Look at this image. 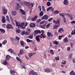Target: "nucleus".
I'll list each match as a JSON object with an SVG mask.
<instances>
[{"label": "nucleus", "mask_w": 75, "mask_h": 75, "mask_svg": "<svg viewBox=\"0 0 75 75\" xmlns=\"http://www.w3.org/2000/svg\"><path fill=\"white\" fill-rule=\"evenodd\" d=\"M24 4L27 6L29 8H31L33 7V4L30 2H24Z\"/></svg>", "instance_id": "nucleus-1"}, {"label": "nucleus", "mask_w": 75, "mask_h": 75, "mask_svg": "<svg viewBox=\"0 0 75 75\" xmlns=\"http://www.w3.org/2000/svg\"><path fill=\"white\" fill-rule=\"evenodd\" d=\"M14 21L16 23V27H17L18 28L20 27H22L24 25V23H21L20 22L18 23L16 20H15Z\"/></svg>", "instance_id": "nucleus-2"}, {"label": "nucleus", "mask_w": 75, "mask_h": 75, "mask_svg": "<svg viewBox=\"0 0 75 75\" xmlns=\"http://www.w3.org/2000/svg\"><path fill=\"white\" fill-rule=\"evenodd\" d=\"M29 75H38V74L36 72L31 71L29 72Z\"/></svg>", "instance_id": "nucleus-3"}, {"label": "nucleus", "mask_w": 75, "mask_h": 75, "mask_svg": "<svg viewBox=\"0 0 75 75\" xmlns=\"http://www.w3.org/2000/svg\"><path fill=\"white\" fill-rule=\"evenodd\" d=\"M6 28L8 29H11L13 28V27L11 25L7 24L6 26Z\"/></svg>", "instance_id": "nucleus-4"}, {"label": "nucleus", "mask_w": 75, "mask_h": 75, "mask_svg": "<svg viewBox=\"0 0 75 75\" xmlns=\"http://www.w3.org/2000/svg\"><path fill=\"white\" fill-rule=\"evenodd\" d=\"M48 18V15H45L41 18L42 20H47Z\"/></svg>", "instance_id": "nucleus-5"}, {"label": "nucleus", "mask_w": 75, "mask_h": 75, "mask_svg": "<svg viewBox=\"0 0 75 75\" xmlns=\"http://www.w3.org/2000/svg\"><path fill=\"white\" fill-rule=\"evenodd\" d=\"M54 23L56 24H59V22H60V20H57V21L54 20L53 21Z\"/></svg>", "instance_id": "nucleus-6"}, {"label": "nucleus", "mask_w": 75, "mask_h": 75, "mask_svg": "<svg viewBox=\"0 0 75 75\" xmlns=\"http://www.w3.org/2000/svg\"><path fill=\"white\" fill-rule=\"evenodd\" d=\"M37 18H38V16H35L34 18H32V21H35L37 20Z\"/></svg>", "instance_id": "nucleus-7"}, {"label": "nucleus", "mask_w": 75, "mask_h": 75, "mask_svg": "<svg viewBox=\"0 0 75 75\" xmlns=\"http://www.w3.org/2000/svg\"><path fill=\"white\" fill-rule=\"evenodd\" d=\"M59 26V24H55L54 26H53V29H57V27Z\"/></svg>", "instance_id": "nucleus-8"}, {"label": "nucleus", "mask_w": 75, "mask_h": 75, "mask_svg": "<svg viewBox=\"0 0 75 75\" xmlns=\"http://www.w3.org/2000/svg\"><path fill=\"white\" fill-rule=\"evenodd\" d=\"M50 10V11H53V10H54V8L52 7H50L48 8L47 9V11H49V10Z\"/></svg>", "instance_id": "nucleus-9"}, {"label": "nucleus", "mask_w": 75, "mask_h": 75, "mask_svg": "<svg viewBox=\"0 0 75 75\" xmlns=\"http://www.w3.org/2000/svg\"><path fill=\"white\" fill-rule=\"evenodd\" d=\"M47 34L48 37H52L53 36V35H52V33H51L50 32H48L47 33Z\"/></svg>", "instance_id": "nucleus-10"}, {"label": "nucleus", "mask_w": 75, "mask_h": 75, "mask_svg": "<svg viewBox=\"0 0 75 75\" xmlns=\"http://www.w3.org/2000/svg\"><path fill=\"white\" fill-rule=\"evenodd\" d=\"M3 64L4 65H9V63L6 62L5 60H4L3 62Z\"/></svg>", "instance_id": "nucleus-11"}, {"label": "nucleus", "mask_w": 75, "mask_h": 75, "mask_svg": "<svg viewBox=\"0 0 75 75\" xmlns=\"http://www.w3.org/2000/svg\"><path fill=\"white\" fill-rule=\"evenodd\" d=\"M20 11L23 15H25V12L24 11V10H23V9H20Z\"/></svg>", "instance_id": "nucleus-12"}, {"label": "nucleus", "mask_w": 75, "mask_h": 75, "mask_svg": "<svg viewBox=\"0 0 75 75\" xmlns=\"http://www.w3.org/2000/svg\"><path fill=\"white\" fill-rule=\"evenodd\" d=\"M35 34H41V32L40 30H35Z\"/></svg>", "instance_id": "nucleus-13"}, {"label": "nucleus", "mask_w": 75, "mask_h": 75, "mask_svg": "<svg viewBox=\"0 0 75 75\" xmlns=\"http://www.w3.org/2000/svg\"><path fill=\"white\" fill-rule=\"evenodd\" d=\"M2 11H3L4 14H7V11L6 9H3Z\"/></svg>", "instance_id": "nucleus-14"}, {"label": "nucleus", "mask_w": 75, "mask_h": 75, "mask_svg": "<svg viewBox=\"0 0 75 75\" xmlns=\"http://www.w3.org/2000/svg\"><path fill=\"white\" fill-rule=\"evenodd\" d=\"M2 21L3 23H6V19H5V17L4 16L2 17Z\"/></svg>", "instance_id": "nucleus-15"}, {"label": "nucleus", "mask_w": 75, "mask_h": 75, "mask_svg": "<svg viewBox=\"0 0 75 75\" xmlns=\"http://www.w3.org/2000/svg\"><path fill=\"white\" fill-rule=\"evenodd\" d=\"M10 56L9 55H7L6 56V60L7 61H8L9 60V59L10 58Z\"/></svg>", "instance_id": "nucleus-16"}, {"label": "nucleus", "mask_w": 75, "mask_h": 75, "mask_svg": "<svg viewBox=\"0 0 75 75\" xmlns=\"http://www.w3.org/2000/svg\"><path fill=\"white\" fill-rule=\"evenodd\" d=\"M63 41L64 42L66 43V42H68V40L67 37H66L64 39Z\"/></svg>", "instance_id": "nucleus-17"}, {"label": "nucleus", "mask_w": 75, "mask_h": 75, "mask_svg": "<svg viewBox=\"0 0 75 75\" xmlns=\"http://www.w3.org/2000/svg\"><path fill=\"white\" fill-rule=\"evenodd\" d=\"M67 14L68 15V17H70V19L71 20H72V19H73V17H72V14Z\"/></svg>", "instance_id": "nucleus-18"}, {"label": "nucleus", "mask_w": 75, "mask_h": 75, "mask_svg": "<svg viewBox=\"0 0 75 75\" xmlns=\"http://www.w3.org/2000/svg\"><path fill=\"white\" fill-rule=\"evenodd\" d=\"M50 69L49 68H47L45 69V71L46 72H50Z\"/></svg>", "instance_id": "nucleus-19"}, {"label": "nucleus", "mask_w": 75, "mask_h": 75, "mask_svg": "<svg viewBox=\"0 0 75 75\" xmlns=\"http://www.w3.org/2000/svg\"><path fill=\"white\" fill-rule=\"evenodd\" d=\"M64 3L65 5H67L68 4V1L67 0H64Z\"/></svg>", "instance_id": "nucleus-20"}, {"label": "nucleus", "mask_w": 75, "mask_h": 75, "mask_svg": "<svg viewBox=\"0 0 75 75\" xmlns=\"http://www.w3.org/2000/svg\"><path fill=\"white\" fill-rule=\"evenodd\" d=\"M19 54L20 55H23L24 54V51L23 50H20Z\"/></svg>", "instance_id": "nucleus-21"}, {"label": "nucleus", "mask_w": 75, "mask_h": 75, "mask_svg": "<svg viewBox=\"0 0 75 75\" xmlns=\"http://www.w3.org/2000/svg\"><path fill=\"white\" fill-rule=\"evenodd\" d=\"M34 54H35V53H29L28 54V56L29 57H32L33 55H34Z\"/></svg>", "instance_id": "nucleus-22"}, {"label": "nucleus", "mask_w": 75, "mask_h": 75, "mask_svg": "<svg viewBox=\"0 0 75 75\" xmlns=\"http://www.w3.org/2000/svg\"><path fill=\"white\" fill-rule=\"evenodd\" d=\"M35 24L31 23L30 24L29 26L30 27H35Z\"/></svg>", "instance_id": "nucleus-23"}, {"label": "nucleus", "mask_w": 75, "mask_h": 75, "mask_svg": "<svg viewBox=\"0 0 75 75\" xmlns=\"http://www.w3.org/2000/svg\"><path fill=\"white\" fill-rule=\"evenodd\" d=\"M10 73L11 74H13H13H15V73H16V71L11 70H10Z\"/></svg>", "instance_id": "nucleus-24"}, {"label": "nucleus", "mask_w": 75, "mask_h": 75, "mask_svg": "<svg viewBox=\"0 0 75 75\" xmlns=\"http://www.w3.org/2000/svg\"><path fill=\"white\" fill-rule=\"evenodd\" d=\"M6 20L7 21H8V23H10V18H9V17L8 16H6Z\"/></svg>", "instance_id": "nucleus-25"}, {"label": "nucleus", "mask_w": 75, "mask_h": 75, "mask_svg": "<svg viewBox=\"0 0 75 75\" xmlns=\"http://www.w3.org/2000/svg\"><path fill=\"white\" fill-rule=\"evenodd\" d=\"M36 40H37L38 42H40V38H38V37H37V36H36Z\"/></svg>", "instance_id": "nucleus-26"}, {"label": "nucleus", "mask_w": 75, "mask_h": 75, "mask_svg": "<svg viewBox=\"0 0 75 75\" xmlns=\"http://www.w3.org/2000/svg\"><path fill=\"white\" fill-rule=\"evenodd\" d=\"M20 44L23 47H24V42L23 41H21L20 42Z\"/></svg>", "instance_id": "nucleus-27"}, {"label": "nucleus", "mask_w": 75, "mask_h": 75, "mask_svg": "<svg viewBox=\"0 0 75 75\" xmlns=\"http://www.w3.org/2000/svg\"><path fill=\"white\" fill-rule=\"evenodd\" d=\"M0 31L1 33H5V30L1 28H0Z\"/></svg>", "instance_id": "nucleus-28"}, {"label": "nucleus", "mask_w": 75, "mask_h": 75, "mask_svg": "<svg viewBox=\"0 0 75 75\" xmlns=\"http://www.w3.org/2000/svg\"><path fill=\"white\" fill-rule=\"evenodd\" d=\"M59 15L60 16H61V17H65V15L63 13H59Z\"/></svg>", "instance_id": "nucleus-29"}, {"label": "nucleus", "mask_w": 75, "mask_h": 75, "mask_svg": "<svg viewBox=\"0 0 75 75\" xmlns=\"http://www.w3.org/2000/svg\"><path fill=\"white\" fill-rule=\"evenodd\" d=\"M16 58L17 60L18 61L20 62V63H21V61H22V60H21V59H20V58H18V57H16Z\"/></svg>", "instance_id": "nucleus-30"}, {"label": "nucleus", "mask_w": 75, "mask_h": 75, "mask_svg": "<svg viewBox=\"0 0 75 75\" xmlns=\"http://www.w3.org/2000/svg\"><path fill=\"white\" fill-rule=\"evenodd\" d=\"M44 15V13H43V12L41 11L40 13H39V16L40 17H41L43 16Z\"/></svg>", "instance_id": "nucleus-31"}, {"label": "nucleus", "mask_w": 75, "mask_h": 75, "mask_svg": "<svg viewBox=\"0 0 75 75\" xmlns=\"http://www.w3.org/2000/svg\"><path fill=\"white\" fill-rule=\"evenodd\" d=\"M7 40H5L3 42H2V44H3V45H5L6 44H7Z\"/></svg>", "instance_id": "nucleus-32"}, {"label": "nucleus", "mask_w": 75, "mask_h": 75, "mask_svg": "<svg viewBox=\"0 0 75 75\" xmlns=\"http://www.w3.org/2000/svg\"><path fill=\"white\" fill-rule=\"evenodd\" d=\"M28 32L23 31L21 33V35H24V34H27Z\"/></svg>", "instance_id": "nucleus-33"}, {"label": "nucleus", "mask_w": 75, "mask_h": 75, "mask_svg": "<svg viewBox=\"0 0 75 75\" xmlns=\"http://www.w3.org/2000/svg\"><path fill=\"white\" fill-rule=\"evenodd\" d=\"M70 75H75V72L74 71H71L70 73Z\"/></svg>", "instance_id": "nucleus-34"}, {"label": "nucleus", "mask_w": 75, "mask_h": 75, "mask_svg": "<svg viewBox=\"0 0 75 75\" xmlns=\"http://www.w3.org/2000/svg\"><path fill=\"white\" fill-rule=\"evenodd\" d=\"M16 31L17 33H20V30L19 29H16Z\"/></svg>", "instance_id": "nucleus-35"}, {"label": "nucleus", "mask_w": 75, "mask_h": 75, "mask_svg": "<svg viewBox=\"0 0 75 75\" xmlns=\"http://www.w3.org/2000/svg\"><path fill=\"white\" fill-rule=\"evenodd\" d=\"M12 14L13 16H15V15H16V11H13L12 12Z\"/></svg>", "instance_id": "nucleus-36"}, {"label": "nucleus", "mask_w": 75, "mask_h": 75, "mask_svg": "<svg viewBox=\"0 0 75 75\" xmlns=\"http://www.w3.org/2000/svg\"><path fill=\"white\" fill-rule=\"evenodd\" d=\"M46 5L47 6H51V3L49 1L47 2Z\"/></svg>", "instance_id": "nucleus-37"}, {"label": "nucleus", "mask_w": 75, "mask_h": 75, "mask_svg": "<svg viewBox=\"0 0 75 75\" xmlns=\"http://www.w3.org/2000/svg\"><path fill=\"white\" fill-rule=\"evenodd\" d=\"M50 25H51V23H48V24L46 25V28H49V27H50Z\"/></svg>", "instance_id": "nucleus-38"}, {"label": "nucleus", "mask_w": 75, "mask_h": 75, "mask_svg": "<svg viewBox=\"0 0 75 75\" xmlns=\"http://www.w3.org/2000/svg\"><path fill=\"white\" fill-rule=\"evenodd\" d=\"M50 52L52 55H54V51L52 50H50Z\"/></svg>", "instance_id": "nucleus-39"}, {"label": "nucleus", "mask_w": 75, "mask_h": 75, "mask_svg": "<svg viewBox=\"0 0 75 75\" xmlns=\"http://www.w3.org/2000/svg\"><path fill=\"white\" fill-rule=\"evenodd\" d=\"M75 34V30L72 31V33H71V35H74Z\"/></svg>", "instance_id": "nucleus-40"}, {"label": "nucleus", "mask_w": 75, "mask_h": 75, "mask_svg": "<svg viewBox=\"0 0 75 75\" xmlns=\"http://www.w3.org/2000/svg\"><path fill=\"white\" fill-rule=\"evenodd\" d=\"M27 25H28V23H27L25 22V27H22L21 28H23V29H25V27H26V26H27Z\"/></svg>", "instance_id": "nucleus-41"}, {"label": "nucleus", "mask_w": 75, "mask_h": 75, "mask_svg": "<svg viewBox=\"0 0 75 75\" xmlns=\"http://www.w3.org/2000/svg\"><path fill=\"white\" fill-rule=\"evenodd\" d=\"M26 41H27L28 42H32V40H30L28 39H26Z\"/></svg>", "instance_id": "nucleus-42"}, {"label": "nucleus", "mask_w": 75, "mask_h": 75, "mask_svg": "<svg viewBox=\"0 0 75 75\" xmlns=\"http://www.w3.org/2000/svg\"><path fill=\"white\" fill-rule=\"evenodd\" d=\"M45 27H46V25H43L41 26V27L42 28H45Z\"/></svg>", "instance_id": "nucleus-43"}, {"label": "nucleus", "mask_w": 75, "mask_h": 75, "mask_svg": "<svg viewBox=\"0 0 75 75\" xmlns=\"http://www.w3.org/2000/svg\"><path fill=\"white\" fill-rule=\"evenodd\" d=\"M63 36H64L63 35H62L61 36H59V40H61V38H62V37H63Z\"/></svg>", "instance_id": "nucleus-44"}, {"label": "nucleus", "mask_w": 75, "mask_h": 75, "mask_svg": "<svg viewBox=\"0 0 75 75\" xmlns=\"http://www.w3.org/2000/svg\"><path fill=\"white\" fill-rule=\"evenodd\" d=\"M53 44H56V45H58V42H57V41H54Z\"/></svg>", "instance_id": "nucleus-45"}, {"label": "nucleus", "mask_w": 75, "mask_h": 75, "mask_svg": "<svg viewBox=\"0 0 75 75\" xmlns=\"http://www.w3.org/2000/svg\"><path fill=\"white\" fill-rule=\"evenodd\" d=\"M8 51L9 52H10L11 53H12V52H13V50H11V49H10L8 50Z\"/></svg>", "instance_id": "nucleus-46"}, {"label": "nucleus", "mask_w": 75, "mask_h": 75, "mask_svg": "<svg viewBox=\"0 0 75 75\" xmlns=\"http://www.w3.org/2000/svg\"><path fill=\"white\" fill-rule=\"evenodd\" d=\"M59 13V11H55L54 12V14H58Z\"/></svg>", "instance_id": "nucleus-47"}, {"label": "nucleus", "mask_w": 75, "mask_h": 75, "mask_svg": "<svg viewBox=\"0 0 75 75\" xmlns=\"http://www.w3.org/2000/svg\"><path fill=\"white\" fill-rule=\"evenodd\" d=\"M45 21L44 20V21L40 22V24H44V23H45Z\"/></svg>", "instance_id": "nucleus-48"}, {"label": "nucleus", "mask_w": 75, "mask_h": 75, "mask_svg": "<svg viewBox=\"0 0 75 75\" xmlns=\"http://www.w3.org/2000/svg\"><path fill=\"white\" fill-rule=\"evenodd\" d=\"M72 57V54L71 53L70 54L69 56V58H71Z\"/></svg>", "instance_id": "nucleus-49"}, {"label": "nucleus", "mask_w": 75, "mask_h": 75, "mask_svg": "<svg viewBox=\"0 0 75 75\" xmlns=\"http://www.w3.org/2000/svg\"><path fill=\"white\" fill-rule=\"evenodd\" d=\"M55 59L56 60H59V57L58 56H57L55 57Z\"/></svg>", "instance_id": "nucleus-50"}, {"label": "nucleus", "mask_w": 75, "mask_h": 75, "mask_svg": "<svg viewBox=\"0 0 75 75\" xmlns=\"http://www.w3.org/2000/svg\"><path fill=\"white\" fill-rule=\"evenodd\" d=\"M41 35L42 36V38L43 37L44 38H45V34H41Z\"/></svg>", "instance_id": "nucleus-51"}, {"label": "nucleus", "mask_w": 75, "mask_h": 75, "mask_svg": "<svg viewBox=\"0 0 75 75\" xmlns=\"http://www.w3.org/2000/svg\"><path fill=\"white\" fill-rule=\"evenodd\" d=\"M33 35H30V36H29V38H30V39H32L33 38Z\"/></svg>", "instance_id": "nucleus-52"}, {"label": "nucleus", "mask_w": 75, "mask_h": 75, "mask_svg": "<svg viewBox=\"0 0 75 75\" xmlns=\"http://www.w3.org/2000/svg\"><path fill=\"white\" fill-rule=\"evenodd\" d=\"M41 21V19H38L37 21H36V22L37 23H39V22H40V21Z\"/></svg>", "instance_id": "nucleus-53"}, {"label": "nucleus", "mask_w": 75, "mask_h": 75, "mask_svg": "<svg viewBox=\"0 0 75 75\" xmlns=\"http://www.w3.org/2000/svg\"><path fill=\"white\" fill-rule=\"evenodd\" d=\"M52 20H53V18H50L48 20V21H52Z\"/></svg>", "instance_id": "nucleus-54"}, {"label": "nucleus", "mask_w": 75, "mask_h": 75, "mask_svg": "<svg viewBox=\"0 0 75 75\" xmlns=\"http://www.w3.org/2000/svg\"><path fill=\"white\" fill-rule=\"evenodd\" d=\"M37 37H38V38H42V37L41 36V35H38Z\"/></svg>", "instance_id": "nucleus-55"}, {"label": "nucleus", "mask_w": 75, "mask_h": 75, "mask_svg": "<svg viewBox=\"0 0 75 75\" xmlns=\"http://www.w3.org/2000/svg\"><path fill=\"white\" fill-rule=\"evenodd\" d=\"M63 20H64V23H66V18H65L63 17Z\"/></svg>", "instance_id": "nucleus-56"}, {"label": "nucleus", "mask_w": 75, "mask_h": 75, "mask_svg": "<svg viewBox=\"0 0 75 75\" xmlns=\"http://www.w3.org/2000/svg\"><path fill=\"white\" fill-rule=\"evenodd\" d=\"M42 10L43 11H45V8H44V6H42Z\"/></svg>", "instance_id": "nucleus-57"}, {"label": "nucleus", "mask_w": 75, "mask_h": 75, "mask_svg": "<svg viewBox=\"0 0 75 75\" xmlns=\"http://www.w3.org/2000/svg\"><path fill=\"white\" fill-rule=\"evenodd\" d=\"M25 67V64L24 63L23 65V68H24V69H25L26 68Z\"/></svg>", "instance_id": "nucleus-58"}, {"label": "nucleus", "mask_w": 75, "mask_h": 75, "mask_svg": "<svg viewBox=\"0 0 75 75\" xmlns=\"http://www.w3.org/2000/svg\"><path fill=\"white\" fill-rule=\"evenodd\" d=\"M16 38L17 40H20V38H19V37L17 36H16Z\"/></svg>", "instance_id": "nucleus-59"}, {"label": "nucleus", "mask_w": 75, "mask_h": 75, "mask_svg": "<svg viewBox=\"0 0 75 75\" xmlns=\"http://www.w3.org/2000/svg\"><path fill=\"white\" fill-rule=\"evenodd\" d=\"M10 18H11V20L12 21H13V18H12V16H11L10 15Z\"/></svg>", "instance_id": "nucleus-60"}, {"label": "nucleus", "mask_w": 75, "mask_h": 75, "mask_svg": "<svg viewBox=\"0 0 75 75\" xmlns=\"http://www.w3.org/2000/svg\"><path fill=\"white\" fill-rule=\"evenodd\" d=\"M70 45L71 46V47H72V46H74V44L70 42Z\"/></svg>", "instance_id": "nucleus-61"}, {"label": "nucleus", "mask_w": 75, "mask_h": 75, "mask_svg": "<svg viewBox=\"0 0 75 75\" xmlns=\"http://www.w3.org/2000/svg\"><path fill=\"white\" fill-rule=\"evenodd\" d=\"M59 30H60L62 31V32H63V31H64V30H63V28H60L59 29Z\"/></svg>", "instance_id": "nucleus-62"}, {"label": "nucleus", "mask_w": 75, "mask_h": 75, "mask_svg": "<svg viewBox=\"0 0 75 75\" xmlns=\"http://www.w3.org/2000/svg\"><path fill=\"white\" fill-rule=\"evenodd\" d=\"M62 64L64 65L66 64V61H64V62H62Z\"/></svg>", "instance_id": "nucleus-63"}, {"label": "nucleus", "mask_w": 75, "mask_h": 75, "mask_svg": "<svg viewBox=\"0 0 75 75\" xmlns=\"http://www.w3.org/2000/svg\"><path fill=\"white\" fill-rule=\"evenodd\" d=\"M17 6H18V7H19L20 8V7H21V6H20V5L18 3L17 4Z\"/></svg>", "instance_id": "nucleus-64"}]
</instances>
